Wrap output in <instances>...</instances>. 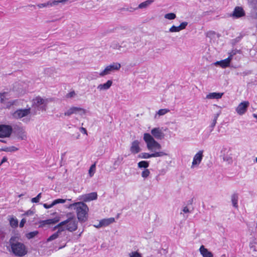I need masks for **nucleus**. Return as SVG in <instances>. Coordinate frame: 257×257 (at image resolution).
Segmentation results:
<instances>
[{
    "instance_id": "nucleus-1",
    "label": "nucleus",
    "mask_w": 257,
    "mask_h": 257,
    "mask_svg": "<svg viewBox=\"0 0 257 257\" xmlns=\"http://www.w3.org/2000/svg\"><path fill=\"white\" fill-rule=\"evenodd\" d=\"M143 139L146 143L147 149L153 153H141L139 155L140 158L142 159H149L150 158L161 157L168 155L167 153L160 151L162 148L161 145L157 142L150 134L145 133L144 134Z\"/></svg>"
},
{
    "instance_id": "nucleus-2",
    "label": "nucleus",
    "mask_w": 257,
    "mask_h": 257,
    "mask_svg": "<svg viewBox=\"0 0 257 257\" xmlns=\"http://www.w3.org/2000/svg\"><path fill=\"white\" fill-rule=\"evenodd\" d=\"M66 207L69 209H73L76 211L77 217L79 221L85 222L88 219L89 208L84 202L81 201L75 202Z\"/></svg>"
},
{
    "instance_id": "nucleus-3",
    "label": "nucleus",
    "mask_w": 257,
    "mask_h": 257,
    "mask_svg": "<svg viewBox=\"0 0 257 257\" xmlns=\"http://www.w3.org/2000/svg\"><path fill=\"white\" fill-rule=\"evenodd\" d=\"M11 246V251L17 256L25 255L28 250L25 245L19 241V238L17 236H12L9 240Z\"/></svg>"
},
{
    "instance_id": "nucleus-4",
    "label": "nucleus",
    "mask_w": 257,
    "mask_h": 257,
    "mask_svg": "<svg viewBox=\"0 0 257 257\" xmlns=\"http://www.w3.org/2000/svg\"><path fill=\"white\" fill-rule=\"evenodd\" d=\"M48 102V99L43 98L40 96H37L34 98L32 100V114H36L38 110L46 111Z\"/></svg>"
},
{
    "instance_id": "nucleus-5",
    "label": "nucleus",
    "mask_w": 257,
    "mask_h": 257,
    "mask_svg": "<svg viewBox=\"0 0 257 257\" xmlns=\"http://www.w3.org/2000/svg\"><path fill=\"white\" fill-rule=\"evenodd\" d=\"M78 222L74 217L68 218L66 220L59 223V226L61 225H65L66 229L73 232L75 231L77 228Z\"/></svg>"
},
{
    "instance_id": "nucleus-6",
    "label": "nucleus",
    "mask_w": 257,
    "mask_h": 257,
    "mask_svg": "<svg viewBox=\"0 0 257 257\" xmlns=\"http://www.w3.org/2000/svg\"><path fill=\"white\" fill-rule=\"evenodd\" d=\"M32 113L31 108L19 109L12 113L14 118L19 119L23 118V121L25 120V117Z\"/></svg>"
},
{
    "instance_id": "nucleus-7",
    "label": "nucleus",
    "mask_w": 257,
    "mask_h": 257,
    "mask_svg": "<svg viewBox=\"0 0 257 257\" xmlns=\"http://www.w3.org/2000/svg\"><path fill=\"white\" fill-rule=\"evenodd\" d=\"M120 67L121 65L119 63L113 62L105 67L104 69L99 73V75L100 77H103L110 74L114 71L118 70Z\"/></svg>"
},
{
    "instance_id": "nucleus-8",
    "label": "nucleus",
    "mask_w": 257,
    "mask_h": 257,
    "mask_svg": "<svg viewBox=\"0 0 257 257\" xmlns=\"http://www.w3.org/2000/svg\"><path fill=\"white\" fill-rule=\"evenodd\" d=\"M221 156L222 157L223 161L228 164H232L233 162L232 154L230 148L223 147L221 151Z\"/></svg>"
},
{
    "instance_id": "nucleus-9",
    "label": "nucleus",
    "mask_w": 257,
    "mask_h": 257,
    "mask_svg": "<svg viewBox=\"0 0 257 257\" xmlns=\"http://www.w3.org/2000/svg\"><path fill=\"white\" fill-rule=\"evenodd\" d=\"M126 42L122 41L121 44L114 41L111 42L110 47L112 49L117 51L120 53H123L126 51Z\"/></svg>"
},
{
    "instance_id": "nucleus-10",
    "label": "nucleus",
    "mask_w": 257,
    "mask_h": 257,
    "mask_svg": "<svg viewBox=\"0 0 257 257\" xmlns=\"http://www.w3.org/2000/svg\"><path fill=\"white\" fill-rule=\"evenodd\" d=\"M86 113V111L84 108L78 107H72L64 113V115L65 116H70L73 114H78L80 115H83Z\"/></svg>"
},
{
    "instance_id": "nucleus-11",
    "label": "nucleus",
    "mask_w": 257,
    "mask_h": 257,
    "mask_svg": "<svg viewBox=\"0 0 257 257\" xmlns=\"http://www.w3.org/2000/svg\"><path fill=\"white\" fill-rule=\"evenodd\" d=\"M12 127L9 125H0V138L9 137L12 134Z\"/></svg>"
},
{
    "instance_id": "nucleus-12",
    "label": "nucleus",
    "mask_w": 257,
    "mask_h": 257,
    "mask_svg": "<svg viewBox=\"0 0 257 257\" xmlns=\"http://www.w3.org/2000/svg\"><path fill=\"white\" fill-rule=\"evenodd\" d=\"M203 151L200 150L197 153H196L193 157V161L191 168H194L198 167L199 164L201 163L203 157Z\"/></svg>"
},
{
    "instance_id": "nucleus-13",
    "label": "nucleus",
    "mask_w": 257,
    "mask_h": 257,
    "mask_svg": "<svg viewBox=\"0 0 257 257\" xmlns=\"http://www.w3.org/2000/svg\"><path fill=\"white\" fill-rule=\"evenodd\" d=\"M249 105V103L247 101H244L239 103L235 109L237 114L240 115L244 114L246 111Z\"/></svg>"
},
{
    "instance_id": "nucleus-14",
    "label": "nucleus",
    "mask_w": 257,
    "mask_h": 257,
    "mask_svg": "<svg viewBox=\"0 0 257 257\" xmlns=\"http://www.w3.org/2000/svg\"><path fill=\"white\" fill-rule=\"evenodd\" d=\"M97 198L96 192H91L88 194L82 195L80 196L79 200L84 202H89L92 200H96Z\"/></svg>"
},
{
    "instance_id": "nucleus-15",
    "label": "nucleus",
    "mask_w": 257,
    "mask_h": 257,
    "mask_svg": "<svg viewBox=\"0 0 257 257\" xmlns=\"http://www.w3.org/2000/svg\"><path fill=\"white\" fill-rule=\"evenodd\" d=\"M234 53L231 54L229 56L224 60L216 61L214 63L215 65H219L222 68H226L229 66L231 60L232 59V56Z\"/></svg>"
},
{
    "instance_id": "nucleus-16",
    "label": "nucleus",
    "mask_w": 257,
    "mask_h": 257,
    "mask_svg": "<svg viewBox=\"0 0 257 257\" xmlns=\"http://www.w3.org/2000/svg\"><path fill=\"white\" fill-rule=\"evenodd\" d=\"M188 23L187 22L181 23L178 26L173 25L169 29V32L170 33L179 32L180 31L185 29Z\"/></svg>"
},
{
    "instance_id": "nucleus-17",
    "label": "nucleus",
    "mask_w": 257,
    "mask_h": 257,
    "mask_svg": "<svg viewBox=\"0 0 257 257\" xmlns=\"http://www.w3.org/2000/svg\"><path fill=\"white\" fill-rule=\"evenodd\" d=\"M244 15L245 12L243 9L240 7H236L231 16L233 18H239Z\"/></svg>"
},
{
    "instance_id": "nucleus-18",
    "label": "nucleus",
    "mask_w": 257,
    "mask_h": 257,
    "mask_svg": "<svg viewBox=\"0 0 257 257\" xmlns=\"http://www.w3.org/2000/svg\"><path fill=\"white\" fill-rule=\"evenodd\" d=\"M152 135L157 139L161 140L164 138V135L159 127H155L151 130Z\"/></svg>"
},
{
    "instance_id": "nucleus-19",
    "label": "nucleus",
    "mask_w": 257,
    "mask_h": 257,
    "mask_svg": "<svg viewBox=\"0 0 257 257\" xmlns=\"http://www.w3.org/2000/svg\"><path fill=\"white\" fill-rule=\"evenodd\" d=\"M112 84V81L107 80L105 83L100 84L97 86V89L99 91H106L109 89Z\"/></svg>"
},
{
    "instance_id": "nucleus-20",
    "label": "nucleus",
    "mask_w": 257,
    "mask_h": 257,
    "mask_svg": "<svg viewBox=\"0 0 257 257\" xmlns=\"http://www.w3.org/2000/svg\"><path fill=\"white\" fill-rule=\"evenodd\" d=\"M140 142L138 140L133 141L130 148V151L132 153L136 154L141 151V148L139 146Z\"/></svg>"
},
{
    "instance_id": "nucleus-21",
    "label": "nucleus",
    "mask_w": 257,
    "mask_h": 257,
    "mask_svg": "<svg viewBox=\"0 0 257 257\" xmlns=\"http://www.w3.org/2000/svg\"><path fill=\"white\" fill-rule=\"evenodd\" d=\"M199 251L203 257H213L212 253L209 251L205 246L202 245L200 248Z\"/></svg>"
},
{
    "instance_id": "nucleus-22",
    "label": "nucleus",
    "mask_w": 257,
    "mask_h": 257,
    "mask_svg": "<svg viewBox=\"0 0 257 257\" xmlns=\"http://www.w3.org/2000/svg\"><path fill=\"white\" fill-rule=\"evenodd\" d=\"M154 2L153 0H147L145 2H144L142 3H141L138 7L136 9H133L132 10H131L130 12H133L134 11L137 10V9H146L147 7H148L150 5H151Z\"/></svg>"
},
{
    "instance_id": "nucleus-23",
    "label": "nucleus",
    "mask_w": 257,
    "mask_h": 257,
    "mask_svg": "<svg viewBox=\"0 0 257 257\" xmlns=\"http://www.w3.org/2000/svg\"><path fill=\"white\" fill-rule=\"evenodd\" d=\"M256 244L257 241L255 238H252L249 244V248L250 250L252 251L254 255H257V249L256 247Z\"/></svg>"
},
{
    "instance_id": "nucleus-24",
    "label": "nucleus",
    "mask_w": 257,
    "mask_h": 257,
    "mask_svg": "<svg viewBox=\"0 0 257 257\" xmlns=\"http://www.w3.org/2000/svg\"><path fill=\"white\" fill-rule=\"evenodd\" d=\"M115 221L114 218L110 217L101 220L99 221V226H106Z\"/></svg>"
},
{
    "instance_id": "nucleus-25",
    "label": "nucleus",
    "mask_w": 257,
    "mask_h": 257,
    "mask_svg": "<svg viewBox=\"0 0 257 257\" xmlns=\"http://www.w3.org/2000/svg\"><path fill=\"white\" fill-rule=\"evenodd\" d=\"M223 93L220 92H212L209 93L208 94L206 95V98L209 99H220L222 97Z\"/></svg>"
},
{
    "instance_id": "nucleus-26",
    "label": "nucleus",
    "mask_w": 257,
    "mask_h": 257,
    "mask_svg": "<svg viewBox=\"0 0 257 257\" xmlns=\"http://www.w3.org/2000/svg\"><path fill=\"white\" fill-rule=\"evenodd\" d=\"M17 138L22 140H24L27 139V135L25 131L22 128H20L18 130L17 132Z\"/></svg>"
},
{
    "instance_id": "nucleus-27",
    "label": "nucleus",
    "mask_w": 257,
    "mask_h": 257,
    "mask_svg": "<svg viewBox=\"0 0 257 257\" xmlns=\"http://www.w3.org/2000/svg\"><path fill=\"white\" fill-rule=\"evenodd\" d=\"M59 221V217H56L53 219H47L45 220H43L41 222V223L43 225H45L46 224H53L57 222H58Z\"/></svg>"
},
{
    "instance_id": "nucleus-28",
    "label": "nucleus",
    "mask_w": 257,
    "mask_h": 257,
    "mask_svg": "<svg viewBox=\"0 0 257 257\" xmlns=\"http://www.w3.org/2000/svg\"><path fill=\"white\" fill-rule=\"evenodd\" d=\"M231 202H232L233 206L234 207H235V208H238L237 202H238V195L235 193L232 194L231 195Z\"/></svg>"
},
{
    "instance_id": "nucleus-29",
    "label": "nucleus",
    "mask_w": 257,
    "mask_h": 257,
    "mask_svg": "<svg viewBox=\"0 0 257 257\" xmlns=\"http://www.w3.org/2000/svg\"><path fill=\"white\" fill-rule=\"evenodd\" d=\"M46 73L50 77H54L57 75V72L53 68H49L46 70Z\"/></svg>"
},
{
    "instance_id": "nucleus-30",
    "label": "nucleus",
    "mask_w": 257,
    "mask_h": 257,
    "mask_svg": "<svg viewBox=\"0 0 257 257\" xmlns=\"http://www.w3.org/2000/svg\"><path fill=\"white\" fill-rule=\"evenodd\" d=\"M170 111V110L167 108H164V109H161L159 110L156 113L155 115V118H157V116H160L161 115H164L169 112Z\"/></svg>"
},
{
    "instance_id": "nucleus-31",
    "label": "nucleus",
    "mask_w": 257,
    "mask_h": 257,
    "mask_svg": "<svg viewBox=\"0 0 257 257\" xmlns=\"http://www.w3.org/2000/svg\"><path fill=\"white\" fill-rule=\"evenodd\" d=\"M221 113V110H219L214 116V118H213V119L212 120V122H211V125H210V127H211V131H212L214 127L215 126V125H216V121H217V119L218 117V116H219V115Z\"/></svg>"
},
{
    "instance_id": "nucleus-32",
    "label": "nucleus",
    "mask_w": 257,
    "mask_h": 257,
    "mask_svg": "<svg viewBox=\"0 0 257 257\" xmlns=\"http://www.w3.org/2000/svg\"><path fill=\"white\" fill-rule=\"evenodd\" d=\"M149 166V162L146 161H142L138 164V166L139 168H144L145 169H146Z\"/></svg>"
},
{
    "instance_id": "nucleus-33",
    "label": "nucleus",
    "mask_w": 257,
    "mask_h": 257,
    "mask_svg": "<svg viewBox=\"0 0 257 257\" xmlns=\"http://www.w3.org/2000/svg\"><path fill=\"white\" fill-rule=\"evenodd\" d=\"M1 150L6 152H12L18 150V148L14 146H11L10 147H5L1 149Z\"/></svg>"
},
{
    "instance_id": "nucleus-34",
    "label": "nucleus",
    "mask_w": 257,
    "mask_h": 257,
    "mask_svg": "<svg viewBox=\"0 0 257 257\" xmlns=\"http://www.w3.org/2000/svg\"><path fill=\"white\" fill-rule=\"evenodd\" d=\"M10 225L13 227V228H15V227H17L18 225V220L16 218H15L14 217H11L10 219Z\"/></svg>"
},
{
    "instance_id": "nucleus-35",
    "label": "nucleus",
    "mask_w": 257,
    "mask_h": 257,
    "mask_svg": "<svg viewBox=\"0 0 257 257\" xmlns=\"http://www.w3.org/2000/svg\"><path fill=\"white\" fill-rule=\"evenodd\" d=\"M38 233H39L38 231L35 230V231H34L32 232H30L28 233H27L26 234V236L28 239H30L35 237L36 235H37L38 234Z\"/></svg>"
},
{
    "instance_id": "nucleus-36",
    "label": "nucleus",
    "mask_w": 257,
    "mask_h": 257,
    "mask_svg": "<svg viewBox=\"0 0 257 257\" xmlns=\"http://www.w3.org/2000/svg\"><path fill=\"white\" fill-rule=\"evenodd\" d=\"M151 172L149 169H144L141 173V176L144 180H145L149 176Z\"/></svg>"
},
{
    "instance_id": "nucleus-37",
    "label": "nucleus",
    "mask_w": 257,
    "mask_h": 257,
    "mask_svg": "<svg viewBox=\"0 0 257 257\" xmlns=\"http://www.w3.org/2000/svg\"><path fill=\"white\" fill-rule=\"evenodd\" d=\"M58 229V231L57 232H58V234H59L62 231H64L66 229V226L65 225H61L59 226V223L55 226L54 228V229Z\"/></svg>"
},
{
    "instance_id": "nucleus-38",
    "label": "nucleus",
    "mask_w": 257,
    "mask_h": 257,
    "mask_svg": "<svg viewBox=\"0 0 257 257\" xmlns=\"http://www.w3.org/2000/svg\"><path fill=\"white\" fill-rule=\"evenodd\" d=\"M95 164H94L90 166L88 171V174L90 177H92L94 175L95 172Z\"/></svg>"
},
{
    "instance_id": "nucleus-39",
    "label": "nucleus",
    "mask_w": 257,
    "mask_h": 257,
    "mask_svg": "<svg viewBox=\"0 0 257 257\" xmlns=\"http://www.w3.org/2000/svg\"><path fill=\"white\" fill-rule=\"evenodd\" d=\"M176 14L173 13H168L165 15L164 18L170 20H174L176 18Z\"/></svg>"
},
{
    "instance_id": "nucleus-40",
    "label": "nucleus",
    "mask_w": 257,
    "mask_h": 257,
    "mask_svg": "<svg viewBox=\"0 0 257 257\" xmlns=\"http://www.w3.org/2000/svg\"><path fill=\"white\" fill-rule=\"evenodd\" d=\"M59 234H58V232H56L54 233L47 239V241H51L56 239L59 236Z\"/></svg>"
},
{
    "instance_id": "nucleus-41",
    "label": "nucleus",
    "mask_w": 257,
    "mask_h": 257,
    "mask_svg": "<svg viewBox=\"0 0 257 257\" xmlns=\"http://www.w3.org/2000/svg\"><path fill=\"white\" fill-rule=\"evenodd\" d=\"M41 194L42 193H40L36 197L33 198L31 199V202L32 203H38L40 201V198H41Z\"/></svg>"
},
{
    "instance_id": "nucleus-42",
    "label": "nucleus",
    "mask_w": 257,
    "mask_h": 257,
    "mask_svg": "<svg viewBox=\"0 0 257 257\" xmlns=\"http://www.w3.org/2000/svg\"><path fill=\"white\" fill-rule=\"evenodd\" d=\"M66 200L67 199H57L53 201V205H55L59 203H64Z\"/></svg>"
},
{
    "instance_id": "nucleus-43",
    "label": "nucleus",
    "mask_w": 257,
    "mask_h": 257,
    "mask_svg": "<svg viewBox=\"0 0 257 257\" xmlns=\"http://www.w3.org/2000/svg\"><path fill=\"white\" fill-rule=\"evenodd\" d=\"M130 257H142L141 254L137 251H133L129 253Z\"/></svg>"
},
{
    "instance_id": "nucleus-44",
    "label": "nucleus",
    "mask_w": 257,
    "mask_h": 257,
    "mask_svg": "<svg viewBox=\"0 0 257 257\" xmlns=\"http://www.w3.org/2000/svg\"><path fill=\"white\" fill-rule=\"evenodd\" d=\"M17 103V100H11L8 101L6 104V107L7 108H10L11 106L16 105Z\"/></svg>"
},
{
    "instance_id": "nucleus-45",
    "label": "nucleus",
    "mask_w": 257,
    "mask_h": 257,
    "mask_svg": "<svg viewBox=\"0 0 257 257\" xmlns=\"http://www.w3.org/2000/svg\"><path fill=\"white\" fill-rule=\"evenodd\" d=\"M60 3H62L61 0H54L52 2L49 1V5L51 7L58 5Z\"/></svg>"
},
{
    "instance_id": "nucleus-46",
    "label": "nucleus",
    "mask_w": 257,
    "mask_h": 257,
    "mask_svg": "<svg viewBox=\"0 0 257 257\" xmlns=\"http://www.w3.org/2000/svg\"><path fill=\"white\" fill-rule=\"evenodd\" d=\"M8 93L7 92H4L3 93H0V102L3 103L6 98L7 96Z\"/></svg>"
},
{
    "instance_id": "nucleus-47",
    "label": "nucleus",
    "mask_w": 257,
    "mask_h": 257,
    "mask_svg": "<svg viewBox=\"0 0 257 257\" xmlns=\"http://www.w3.org/2000/svg\"><path fill=\"white\" fill-rule=\"evenodd\" d=\"M37 6H38L39 8H44V7H48V6H50V5H49V2H47V3H46L38 4V5H37Z\"/></svg>"
},
{
    "instance_id": "nucleus-48",
    "label": "nucleus",
    "mask_w": 257,
    "mask_h": 257,
    "mask_svg": "<svg viewBox=\"0 0 257 257\" xmlns=\"http://www.w3.org/2000/svg\"><path fill=\"white\" fill-rule=\"evenodd\" d=\"M75 95H76L75 92L74 91H71V92H69V93H68L67 95V97L71 98V97H73L74 96H75Z\"/></svg>"
},
{
    "instance_id": "nucleus-49",
    "label": "nucleus",
    "mask_w": 257,
    "mask_h": 257,
    "mask_svg": "<svg viewBox=\"0 0 257 257\" xmlns=\"http://www.w3.org/2000/svg\"><path fill=\"white\" fill-rule=\"evenodd\" d=\"M54 206V205H53V202H52L51 204H49V205H48V204H46V203H45V204H43V206H44V207L45 208H46V209H49V208H50L52 207H53V206Z\"/></svg>"
},
{
    "instance_id": "nucleus-50",
    "label": "nucleus",
    "mask_w": 257,
    "mask_h": 257,
    "mask_svg": "<svg viewBox=\"0 0 257 257\" xmlns=\"http://www.w3.org/2000/svg\"><path fill=\"white\" fill-rule=\"evenodd\" d=\"M26 220L25 219H24V218L22 219L20 223V227H23L24 226L25 223H26Z\"/></svg>"
},
{
    "instance_id": "nucleus-51",
    "label": "nucleus",
    "mask_w": 257,
    "mask_h": 257,
    "mask_svg": "<svg viewBox=\"0 0 257 257\" xmlns=\"http://www.w3.org/2000/svg\"><path fill=\"white\" fill-rule=\"evenodd\" d=\"M79 130L81 133L87 135V131L84 127H81Z\"/></svg>"
},
{
    "instance_id": "nucleus-52",
    "label": "nucleus",
    "mask_w": 257,
    "mask_h": 257,
    "mask_svg": "<svg viewBox=\"0 0 257 257\" xmlns=\"http://www.w3.org/2000/svg\"><path fill=\"white\" fill-rule=\"evenodd\" d=\"M183 211L184 212V213H188L190 212L188 208L187 207V206H185L183 208Z\"/></svg>"
},
{
    "instance_id": "nucleus-53",
    "label": "nucleus",
    "mask_w": 257,
    "mask_h": 257,
    "mask_svg": "<svg viewBox=\"0 0 257 257\" xmlns=\"http://www.w3.org/2000/svg\"><path fill=\"white\" fill-rule=\"evenodd\" d=\"M34 214V212L31 210H29L26 213V215L29 216V215H32Z\"/></svg>"
},
{
    "instance_id": "nucleus-54",
    "label": "nucleus",
    "mask_w": 257,
    "mask_h": 257,
    "mask_svg": "<svg viewBox=\"0 0 257 257\" xmlns=\"http://www.w3.org/2000/svg\"><path fill=\"white\" fill-rule=\"evenodd\" d=\"M7 161V158L6 157H3L1 161V164L4 163V162H6Z\"/></svg>"
},
{
    "instance_id": "nucleus-55",
    "label": "nucleus",
    "mask_w": 257,
    "mask_h": 257,
    "mask_svg": "<svg viewBox=\"0 0 257 257\" xmlns=\"http://www.w3.org/2000/svg\"><path fill=\"white\" fill-rule=\"evenodd\" d=\"M69 0H61L62 1V4H65L67 1H68Z\"/></svg>"
},
{
    "instance_id": "nucleus-56",
    "label": "nucleus",
    "mask_w": 257,
    "mask_h": 257,
    "mask_svg": "<svg viewBox=\"0 0 257 257\" xmlns=\"http://www.w3.org/2000/svg\"><path fill=\"white\" fill-rule=\"evenodd\" d=\"M253 116L256 119H257V114H253Z\"/></svg>"
},
{
    "instance_id": "nucleus-57",
    "label": "nucleus",
    "mask_w": 257,
    "mask_h": 257,
    "mask_svg": "<svg viewBox=\"0 0 257 257\" xmlns=\"http://www.w3.org/2000/svg\"><path fill=\"white\" fill-rule=\"evenodd\" d=\"M95 226L97 228H99L100 227H102L103 226H99V223L97 225H95Z\"/></svg>"
},
{
    "instance_id": "nucleus-58",
    "label": "nucleus",
    "mask_w": 257,
    "mask_h": 257,
    "mask_svg": "<svg viewBox=\"0 0 257 257\" xmlns=\"http://www.w3.org/2000/svg\"><path fill=\"white\" fill-rule=\"evenodd\" d=\"M0 141H1L2 142H3V143H5L6 142L4 140H0Z\"/></svg>"
},
{
    "instance_id": "nucleus-59",
    "label": "nucleus",
    "mask_w": 257,
    "mask_h": 257,
    "mask_svg": "<svg viewBox=\"0 0 257 257\" xmlns=\"http://www.w3.org/2000/svg\"><path fill=\"white\" fill-rule=\"evenodd\" d=\"M63 247V246L60 247L59 248V249L62 248Z\"/></svg>"
},
{
    "instance_id": "nucleus-60",
    "label": "nucleus",
    "mask_w": 257,
    "mask_h": 257,
    "mask_svg": "<svg viewBox=\"0 0 257 257\" xmlns=\"http://www.w3.org/2000/svg\"><path fill=\"white\" fill-rule=\"evenodd\" d=\"M67 200H68L69 201H71V199H68Z\"/></svg>"
},
{
    "instance_id": "nucleus-61",
    "label": "nucleus",
    "mask_w": 257,
    "mask_h": 257,
    "mask_svg": "<svg viewBox=\"0 0 257 257\" xmlns=\"http://www.w3.org/2000/svg\"><path fill=\"white\" fill-rule=\"evenodd\" d=\"M255 161H256V162L257 163V157H256V159H255Z\"/></svg>"
}]
</instances>
